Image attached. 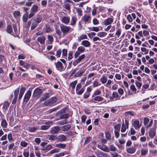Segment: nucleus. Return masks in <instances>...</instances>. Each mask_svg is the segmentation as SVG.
I'll use <instances>...</instances> for the list:
<instances>
[{
	"mask_svg": "<svg viewBox=\"0 0 157 157\" xmlns=\"http://www.w3.org/2000/svg\"><path fill=\"white\" fill-rule=\"evenodd\" d=\"M67 138L64 135H59L57 137V139L59 141L62 142L64 141Z\"/></svg>",
	"mask_w": 157,
	"mask_h": 157,
	"instance_id": "22",
	"label": "nucleus"
},
{
	"mask_svg": "<svg viewBox=\"0 0 157 157\" xmlns=\"http://www.w3.org/2000/svg\"><path fill=\"white\" fill-rule=\"evenodd\" d=\"M52 122L51 121H49L45 123V124L47 125H43L41 127V129L43 130H46L49 128L50 127V125H51Z\"/></svg>",
	"mask_w": 157,
	"mask_h": 157,
	"instance_id": "10",
	"label": "nucleus"
},
{
	"mask_svg": "<svg viewBox=\"0 0 157 157\" xmlns=\"http://www.w3.org/2000/svg\"><path fill=\"white\" fill-rule=\"evenodd\" d=\"M98 147L99 148L104 151L106 152H109V148L104 145L98 144Z\"/></svg>",
	"mask_w": 157,
	"mask_h": 157,
	"instance_id": "8",
	"label": "nucleus"
},
{
	"mask_svg": "<svg viewBox=\"0 0 157 157\" xmlns=\"http://www.w3.org/2000/svg\"><path fill=\"white\" fill-rule=\"evenodd\" d=\"M149 120L147 117H145L144 119V125H146L149 122Z\"/></svg>",
	"mask_w": 157,
	"mask_h": 157,
	"instance_id": "60",
	"label": "nucleus"
},
{
	"mask_svg": "<svg viewBox=\"0 0 157 157\" xmlns=\"http://www.w3.org/2000/svg\"><path fill=\"white\" fill-rule=\"evenodd\" d=\"M60 28L61 31L64 34H67L70 33L71 28L69 26H67L63 24L60 25Z\"/></svg>",
	"mask_w": 157,
	"mask_h": 157,
	"instance_id": "1",
	"label": "nucleus"
},
{
	"mask_svg": "<svg viewBox=\"0 0 157 157\" xmlns=\"http://www.w3.org/2000/svg\"><path fill=\"white\" fill-rule=\"evenodd\" d=\"M19 91V88H18L14 91V96L17 97Z\"/></svg>",
	"mask_w": 157,
	"mask_h": 157,
	"instance_id": "57",
	"label": "nucleus"
},
{
	"mask_svg": "<svg viewBox=\"0 0 157 157\" xmlns=\"http://www.w3.org/2000/svg\"><path fill=\"white\" fill-rule=\"evenodd\" d=\"M77 50H78L81 53L82 52H83L85 50V49L84 47L81 46L78 47V48Z\"/></svg>",
	"mask_w": 157,
	"mask_h": 157,
	"instance_id": "46",
	"label": "nucleus"
},
{
	"mask_svg": "<svg viewBox=\"0 0 157 157\" xmlns=\"http://www.w3.org/2000/svg\"><path fill=\"white\" fill-rule=\"evenodd\" d=\"M121 29H119L117 30V32L116 33V35H117L118 37H119L121 34Z\"/></svg>",
	"mask_w": 157,
	"mask_h": 157,
	"instance_id": "64",
	"label": "nucleus"
},
{
	"mask_svg": "<svg viewBox=\"0 0 157 157\" xmlns=\"http://www.w3.org/2000/svg\"><path fill=\"white\" fill-rule=\"evenodd\" d=\"M48 44H52L53 41V38L52 36L49 35L48 36Z\"/></svg>",
	"mask_w": 157,
	"mask_h": 157,
	"instance_id": "33",
	"label": "nucleus"
},
{
	"mask_svg": "<svg viewBox=\"0 0 157 157\" xmlns=\"http://www.w3.org/2000/svg\"><path fill=\"white\" fill-rule=\"evenodd\" d=\"M128 128V121L127 120H125V124L124 123H123L122 125L121 131L122 132H124L126 131V129Z\"/></svg>",
	"mask_w": 157,
	"mask_h": 157,
	"instance_id": "6",
	"label": "nucleus"
},
{
	"mask_svg": "<svg viewBox=\"0 0 157 157\" xmlns=\"http://www.w3.org/2000/svg\"><path fill=\"white\" fill-rule=\"evenodd\" d=\"M77 83V81L75 80L72 82L70 84V86L71 87L72 89L74 90L75 88L76 85Z\"/></svg>",
	"mask_w": 157,
	"mask_h": 157,
	"instance_id": "38",
	"label": "nucleus"
},
{
	"mask_svg": "<svg viewBox=\"0 0 157 157\" xmlns=\"http://www.w3.org/2000/svg\"><path fill=\"white\" fill-rule=\"evenodd\" d=\"M66 145L65 144H59L56 145V147L61 148H63L65 147Z\"/></svg>",
	"mask_w": 157,
	"mask_h": 157,
	"instance_id": "40",
	"label": "nucleus"
},
{
	"mask_svg": "<svg viewBox=\"0 0 157 157\" xmlns=\"http://www.w3.org/2000/svg\"><path fill=\"white\" fill-rule=\"evenodd\" d=\"M45 31L46 33H50L53 31V30L50 28L48 26H46L45 28Z\"/></svg>",
	"mask_w": 157,
	"mask_h": 157,
	"instance_id": "45",
	"label": "nucleus"
},
{
	"mask_svg": "<svg viewBox=\"0 0 157 157\" xmlns=\"http://www.w3.org/2000/svg\"><path fill=\"white\" fill-rule=\"evenodd\" d=\"M38 6L36 4L33 5L30 11H32L35 13H37L38 11Z\"/></svg>",
	"mask_w": 157,
	"mask_h": 157,
	"instance_id": "20",
	"label": "nucleus"
},
{
	"mask_svg": "<svg viewBox=\"0 0 157 157\" xmlns=\"http://www.w3.org/2000/svg\"><path fill=\"white\" fill-rule=\"evenodd\" d=\"M92 138L90 137H87L86 138V140L85 141L84 143L85 144H87L91 140Z\"/></svg>",
	"mask_w": 157,
	"mask_h": 157,
	"instance_id": "56",
	"label": "nucleus"
},
{
	"mask_svg": "<svg viewBox=\"0 0 157 157\" xmlns=\"http://www.w3.org/2000/svg\"><path fill=\"white\" fill-rule=\"evenodd\" d=\"M156 133V131L155 130H151L150 131L149 136L151 138H153L155 135Z\"/></svg>",
	"mask_w": 157,
	"mask_h": 157,
	"instance_id": "36",
	"label": "nucleus"
},
{
	"mask_svg": "<svg viewBox=\"0 0 157 157\" xmlns=\"http://www.w3.org/2000/svg\"><path fill=\"white\" fill-rule=\"evenodd\" d=\"M30 13H29V15L28 14V18L29 19H30L31 18H32L36 14V13H35L32 11H30Z\"/></svg>",
	"mask_w": 157,
	"mask_h": 157,
	"instance_id": "54",
	"label": "nucleus"
},
{
	"mask_svg": "<svg viewBox=\"0 0 157 157\" xmlns=\"http://www.w3.org/2000/svg\"><path fill=\"white\" fill-rule=\"evenodd\" d=\"M77 21V18L76 16H73L71 17L70 25L72 26H74Z\"/></svg>",
	"mask_w": 157,
	"mask_h": 157,
	"instance_id": "14",
	"label": "nucleus"
},
{
	"mask_svg": "<svg viewBox=\"0 0 157 157\" xmlns=\"http://www.w3.org/2000/svg\"><path fill=\"white\" fill-rule=\"evenodd\" d=\"M67 123L68 122L66 120H64L57 122L56 123V124L62 125L64 124H65Z\"/></svg>",
	"mask_w": 157,
	"mask_h": 157,
	"instance_id": "34",
	"label": "nucleus"
},
{
	"mask_svg": "<svg viewBox=\"0 0 157 157\" xmlns=\"http://www.w3.org/2000/svg\"><path fill=\"white\" fill-rule=\"evenodd\" d=\"M101 93V92L100 90H98V89H97L94 92L92 96V97H94L95 96H97L100 94Z\"/></svg>",
	"mask_w": 157,
	"mask_h": 157,
	"instance_id": "35",
	"label": "nucleus"
},
{
	"mask_svg": "<svg viewBox=\"0 0 157 157\" xmlns=\"http://www.w3.org/2000/svg\"><path fill=\"white\" fill-rule=\"evenodd\" d=\"M57 100V98L56 97H53L44 102V104L46 106L51 105L56 102Z\"/></svg>",
	"mask_w": 157,
	"mask_h": 157,
	"instance_id": "3",
	"label": "nucleus"
},
{
	"mask_svg": "<svg viewBox=\"0 0 157 157\" xmlns=\"http://www.w3.org/2000/svg\"><path fill=\"white\" fill-rule=\"evenodd\" d=\"M109 149L111 151H116V148L113 145H111L109 146Z\"/></svg>",
	"mask_w": 157,
	"mask_h": 157,
	"instance_id": "58",
	"label": "nucleus"
},
{
	"mask_svg": "<svg viewBox=\"0 0 157 157\" xmlns=\"http://www.w3.org/2000/svg\"><path fill=\"white\" fill-rule=\"evenodd\" d=\"M9 106V104L8 101L5 102L3 105L2 109L3 112H5L8 109Z\"/></svg>",
	"mask_w": 157,
	"mask_h": 157,
	"instance_id": "26",
	"label": "nucleus"
},
{
	"mask_svg": "<svg viewBox=\"0 0 157 157\" xmlns=\"http://www.w3.org/2000/svg\"><path fill=\"white\" fill-rule=\"evenodd\" d=\"M113 17L108 18L104 21V24L106 25H110L113 22Z\"/></svg>",
	"mask_w": 157,
	"mask_h": 157,
	"instance_id": "17",
	"label": "nucleus"
},
{
	"mask_svg": "<svg viewBox=\"0 0 157 157\" xmlns=\"http://www.w3.org/2000/svg\"><path fill=\"white\" fill-rule=\"evenodd\" d=\"M28 145L27 143L25 141H22L21 142L20 145L23 147H26Z\"/></svg>",
	"mask_w": 157,
	"mask_h": 157,
	"instance_id": "63",
	"label": "nucleus"
},
{
	"mask_svg": "<svg viewBox=\"0 0 157 157\" xmlns=\"http://www.w3.org/2000/svg\"><path fill=\"white\" fill-rule=\"evenodd\" d=\"M87 38V36L86 34H82L78 38V41H80L81 40L86 39Z\"/></svg>",
	"mask_w": 157,
	"mask_h": 157,
	"instance_id": "39",
	"label": "nucleus"
},
{
	"mask_svg": "<svg viewBox=\"0 0 157 157\" xmlns=\"http://www.w3.org/2000/svg\"><path fill=\"white\" fill-rule=\"evenodd\" d=\"M127 19L130 22H131L132 21V18L130 14H128L127 15Z\"/></svg>",
	"mask_w": 157,
	"mask_h": 157,
	"instance_id": "61",
	"label": "nucleus"
},
{
	"mask_svg": "<svg viewBox=\"0 0 157 157\" xmlns=\"http://www.w3.org/2000/svg\"><path fill=\"white\" fill-rule=\"evenodd\" d=\"M37 24L36 22H33L31 26V30H33L37 26Z\"/></svg>",
	"mask_w": 157,
	"mask_h": 157,
	"instance_id": "62",
	"label": "nucleus"
},
{
	"mask_svg": "<svg viewBox=\"0 0 157 157\" xmlns=\"http://www.w3.org/2000/svg\"><path fill=\"white\" fill-rule=\"evenodd\" d=\"M85 88L84 87H82L80 83L77 84L76 88V92L78 95L82 94L84 92Z\"/></svg>",
	"mask_w": 157,
	"mask_h": 157,
	"instance_id": "2",
	"label": "nucleus"
},
{
	"mask_svg": "<svg viewBox=\"0 0 157 157\" xmlns=\"http://www.w3.org/2000/svg\"><path fill=\"white\" fill-rule=\"evenodd\" d=\"M60 130V128L59 127L55 126L51 128L50 132L52 134H55L58 133Z\"/></svg>",
	"mask_w": 157,
	"mask_h": 157,
	"instance_id": "9",
	"label": "nucleus"
},
{
	"mask_svg": "<svg viewBox=\"0 0 157 157\" xmlns=\"http://www.w3.org/2000/svg\"><path fill=\"white\" fill-rule=\"evenodd\" d=\"M136 151V149L133 147H129L126 148V152L130 154H133Z\"/></svg>",
	"mask_w": 157,
	"mask_h": 157,
	"instance_id": "12",
	"label": "nucleus"
},
{
	"mask_svg": "<svg viewBox=\"0 0 157 157\" xmlns=\"http://www.w3.org/2000/svg\"><path fill=\"white\" fill-rule=\"evenodd\" d=\"M107 34L105 32H100L98 33L97 35L100 37H103L105 36Z\"/></svg>",
	"mask_w": 157,
	"mask_h": 157,
	"instance_id": "42",
	"label": "nucleus"
},
{
	"mask_svg": "<svg viewBox=\"0 0 157 157\" xmlns=\"http://www.w3.org/2000/svg\"><path fill=\"white\" fill-rule=\"evenodd\" d=\"M42 93V91L41 90L37 88L34 90L33 92V96L34 97H36L39 96Z\"/></svg>",
	"mask_w": 157,
	"mask_h": 157,
	"instance_id": "11",
	"label": "nucleus"
},
{
	"mask_svg": "<svg viewBox=\"0 0 157 157\" xmlns=\"http://www.w3.org/2000/svg\"><path fill=\"white\" fill-rule=\"evenodd\" d=\"M45 37L44 36H42L38 37L37 41L40 44H43L44 43L45 40Z\"/></svg>",
	"mask_w": 157,
	"mask_h": 157,
	"instance_id": "18",
	"label": "nucleus"
},
{
	"mask_svg": "<svg viewBox=\"0 0 157 157\" xmlns=\"http://www.w3.org/2000/svg\"><path fill=\"white\" fill-rule=\"evenodd\" d=\"M60 21L63 23L67 25L70 22V17L69 16H63L61 18Z\"/></svg>",
	"mask_w": 157,
	"mask_h": 157,
	"instance_id": "4",
	"label": "nucleus"
},
{
	"mask_svg": "<svg viewBox=\"0 0 157 157\" xmlns=\"http://www.w3.org/2000/svg\"><path fill=\"white\" fill-rule=\"evenodd\" d=\"M81 45L85 47H88L90 45V43L88 40H84L82 41Z\"/></svg>",
	"mask_w": 157,
	"mask_h": 157,
	"instance_id": "23",
	"label": "nucleus"
},
{
	"mask_svg": "<svg viewBox=\"0 0 157 157\" xmlns=\"http://www.w3.org/2000/svg\"><path fill=\"white\" fill-rule=\"evenodd\" d=\"M81 20L85 24H86L90 22L91 18L89 15H85L82 17Z\"/></svg>",
	"mask_w": 157,
	"mask_h": 157,
	"instance_id": "7",
	"label": "nucleus"
},
{
	"mask_svg": "<svg viewBox=\"0 0 157 157\" xmlns=\"http://www.w3.org/2000/svg\"><path fill=\"white\" fill-rule=\"evenodd\" d=\"M6 31L8 33H10L11 34L13 33V32L12 31V28L11 25H9L7 26L6 28Z\"/></svg>",
	"mask_w": 157,
	"mask_h": 157,
	"instance_id": "32",
	"label": "nucleus"
},
{
	"mask_svg": "<svg viewBox=\"0 0 157 157\" xmlns=\"http://www.w3.org/2000/svg\"><path fill=\"white\" fill-rule=\"evenodd\" d=\"M107 80V78L106 76L104 75H102L100 79V81L102 84L105 83Z\"/></svg>",
	"mask_w": 157,
	"mask_h": 157,
	"instance_id": "27",
	"label": "nucleus"
},
{
	"mask_svg": "<svg viewBox=\"0 0 157 157\" xmlns=\"http://www.w3.org/2000/svg\"><path fill=\"white\" fill-rule=\"evenodd\" d=\"M56 33L58 34V35L59 36V37L61 38L62 32L60 31V30L56 28Z\"/></svg>",
	"mask_w": 157,
	"mask_h": 157,
	"instance_id": "55",
	"label": "nucleus"
},
{
	"mask_svg": "<svg viewBox=\"0 0 157 157\" xmlns=\"http://www.w3.org/2000/svg\"><path fill=\"white\" fill-rule=\"evenodd\" d=\"M38 129V128L36 127H30L28 128L27 130L30 132H34Z\"/></svg>",
	"mask_w": 157,
	"mask_h": 157,
	"instance_id": "31",
	"label": "nucleus"
},
{
	"mask_svg": "<svg viewBox=\"0 0 157 157\" xmlns=\"http://www.w3.org/2000/svg\"><path fill=\"white\" fill-rule=\"evenodd\" d=\"M141 155H145L147 152L148 150L146 149L142 148L141 150Z\"/></svg>",
	"mask_w": 157,
	"mask_h": 157,
	"instance_id": "43",
	"label": "nucleus"
},
{
	"mask_svg": "<svg viewBox=\"0 0 157 157\" xmlns=\"http://www.w3.org/2000/svg\"><path fill=\"white\" fill-rule=\"evenodd\" d=\"M85 69H81L76 72L74 75L75 77H81L82 75L85 73Z\"/></svg>",
	"mask_w": 157,
	"mask_h": 157,
	"instance_id": "16",
	"label": "nucleus"
},
{
	"mask_svg": "<svg viewBox=\"0 0 157 157\" xmlns=\"http://www.w3.org/2000/svg\"><path fill=\"white\" fill-rule=\"evenodd\" d=\"M67 109V108H64L63 109H61L59 111L57 112L56 113V115L57 116L60 115L63 113H65Z\"/></svg>",
	"mask_w": 157,
	"mask_h": 157,
	"instance_id": "30",
	"label": "nucleus"
},
{
	"mask_svg": "<svg viewBox=\"0 0 157 157\" xmlns=\"http://www.w3.org/2000/svg\"><path fill=\"white\" fill-rule=\"evenodd\" d=\"M57 138V137L56 136L52 135L49 136L48 137V139L51 140H54Z\"/></svg>",
	"mask_w": 157,
	"mask_h": 157,
	"instance_id": "59",
	"label": "nucleus"
},
{
	"mask_svg": "<svg viewBox=\"0 0 157 157\" xmlns=\"http://www.w3.org/2000/svg\"><path fill=\"white\" fill-rule=\"evenodd\" d=\"M28 12H26L23 16L22 20L23 22L25 23H26L27 21L28 18Z\"/></svg>",
	"mask_w": 157,
	"mask_h": 157,
	"instance_id": "28",
	"label": "nucleus"
},
{
	"mask_svg": "<svg viewBox=\"0 0 157 157\" xmlns=\"http://www.w3.org/2000/svg\"><path fill=\"white\" fill-rule=\"evenodd\" d=\"M14 17L15 18H17L20 16V13L19 11H15L13 13Z\"/></svg>",
	"mask_w": 157,
	"mask_h": 157,
	"instance_id": "41",
	"label": "nucleus"
},
{
	"mask_svg": "<svg viewBox=\"0 0 157 157\" xmlns=\"http://www.w3.org/2000/svg\"><path fill=\"white\" fill-rule=\"evenodd\" d=\"M121 127V125L120 124H117L114 126V128L115 130V131H119Z\"/></svg>",
	"mask_w": 157,
	"mask_h": 157,
	"instance_id": "51",
	"label": "nucleus"
},
{
	"mask_svg": "<svg viewBox=\"0 0 157 157\" xmlns=\"http://www.w3.org/2000/svg\"><path fill=\"white\" fill-rule=\"evenodd\" d=\"M76 12H77L78 13V15L79 16H81L82 15V10L79 8H77V9L76 10Z\"/></svg>",
	"mask_w": 157,
	"mask_h": 157,
	"instance_id": "47",
	"label": "nucleus"
},
{
	"mask_svg": "<svg viewBox=\"0 0 157 157\" xmlns=\"http://www.w3.org/2000/svg\"><path fill=\"white\" fill-rule=\"evenodd\" d=\"M55 64L56 65V69L60 71H62L64 70V69L62 63L58 61L57 62H55Z\"/></svg>",
	"mask_w": 157,
	"mask_h": 157,
	"instance_id": "5",
	"label": "nucleus"
},
{
	"mask_svg": "<svg viewBox=\"0 0 157 157\" xmlns=\"http://www.w3.org/2000/svg\"><path fill=\"white\" fill-rule=\"evenodd\" d=\"M105 137L108 140H110L111 138V135L109 132H105Z\"/></svg>",
	"mask_w": 157,
	"mask_h": 157,
	"instance_id": "44",
	"label": "nucleus"
},
{
	"mask_svg": "<svg viewBox=\"0 0 157 157\" xmlns=\"http://www.w3.org/2000/svg\"><path fill=\"white\" fill-rule=\"evenodd\" d=\"M1 125L3 128H6L7 125V123L6 120L3 119L1 122Z\"/></svg>",
	"mask_w": 157,
	"mask_h": 157,
	"instance_id": "37",
	"label": "nucleus"
},
{
	"mask_svg": "<svg viewBox=\"0 0 157 157\" xmlns=\"http://www.w3.org/2000/svg\"><path fill=\"white\" fill-rule=\"evenodd\" d=\"M31 94V92L30 91H28L24 96V101L26 103L29 100Z\"/></svg>",
	"mask_w": 157,
	"mask_h": 157,
	"instance_id": "13",
	"label": "nucleus"
},
{
	"mask_svg": "<svg viewBox=\"0 0 157 157\" xmlns=\"http://www.w3.org/2000/svg\"><path fill=\"white\" fill-rule=\"evenodd\" d=\"M69 116V115L67 114H62L60 116V119H67Z\"/></svg>",
	"mask_w": 157,
	"mask_h": 157,
	"instance_id": "48",
	"label": "nucleus"
},
{
	"mask_svg": "<svg viewBox=\"0 0 157 157\" xmlns=\"http://www.w3.org/2000/svg\"><path fill=\"white\" fill-rule=\"evenodd\" d=\"M101 84L97 80H95L92 83V86L93 88H95L101 86Z\"/></svg>",
	"mask_w": 157,
	"mask_h": 157,
	"instance_id": "29",
	"label": "nucleus"
},
{
	"mask_svg": "<svg viewBox=\"0 0 157 157\" xmlns=\"http://www.w3.org/2000/svg\"><path fill=\"white\" fill-rule=\"evenodd\" d=\"M49 97V93H45L43 94V96L41 98L40 100L41 101H42L45 100L46 99L48 98Z\"/></svg>",
	"mask_w": 157,
	"mask_h": 157,
	"instance_id": "24",
	"label": "nucleus"
},
{
	"mask_svg": "<svg viewBox=\"0 0 157 157\" xmlns=\"http://www.w3.org/2000/svg\"><path fill=\"white\" fill-rule=\"evenodd\" d=\"M94 97V98H93V100L95 101V103H97L102 101L105 100L103 97L99 96H95Z\"/></svg>",
	"mask_w": 157,
	"mask_h": 157,
	"instance_id": "15",
	"label": "nucleus"
},
{
	"mask_svg": "<svg viewBox=\"0 0 157 157\" xmlns=\"http://www.w3.org/2000/svg\"><path fill=\"white\" fill-rule=\"evenodd\" d=\"M141 50L142 52H144V54H147L148 52V50L145 48H141Z\"/></svg>",
	"mask_w": 157,
	"mask_h": 157,
	"instance_id": "52",
	"label": "nucleus"
},
{
	"mask_svg": "<svg viewBox=\"0 0 157 157\" xmlns=\"http://www.w3.org/2000/svg\"><path fill=\"white\" fill-rule=\"evenodd\" d=\"M133 125L136 129H139L141 126L139 121L137 120L134 121Z\"/></svg>",
	"mask_w": 157,
	"mask_h": 157,
	"instance_id": "19",
	"label": "nucleus"
},
{
	"mask_svg": "<svg viewBox=\"0 0 157 157\" xmlns=\"http://www.w3.org/2000/svg\"><path fill=\"white\" fill-rule=\"evenodd\" d=\"M85 57V55L84 54H82L77 59L80 62Z\"/></svg>",
	"mask_w": 157,
	"mask_h": 157,
	"instance_id": "50",
	"label": "nucleus"
},
{
	"mask_svg": "<svg viewBox=\"0 0 157 157\" xmlns=\"http://www.w3.org/2000/svg\"><path fill=\"white\" fill-rule=\"evenodd\" d=\"M71 127V125L70 124H67L62 126L61 128V130L62 131H67Z\"/></svg>",
	"mask_w": 157,
	"mask_h": 157,
	"instance_id": "25",
	"label": "nucleus"
},
{
	"mask_svg": "<svg viewBox=\"0 0 157 157\" xmlns=\"http://www.w3.org/2000/svg\"><path fill=\"white\" fill-rule=\"evenodd\" d=\"M62 52L61 50V49H59L56 52V56L57 58L60 57Z\"/></svg>",
	"mask_w": 157,
	"mask_h": 157,
	"instance_id": "49",
	"label": "nucleus"
},
{
	"mask_svg": "<svg viewBox=\"0 0 157 157\" xmlns=\"http://www.w3.org/2000/svg\"><path fill=\"white\" fill-rule=\"evenodd\" d=\"M13 29L15 33L13 32V33L11 34V35L13 36L14 37H16L17 36V26L16 25L14 24L13 25Z\"/></svg>",
	"mask_w": 157,
	"mask_h": 157,
	"instance_id": "21",
	"label": "nucleus"
},
{
	"mask_svg": "<svg viewBox=\"0 0 157 157\" xmlns=\"http://www.w3.org/2000/svg\"><path fill=\"white\" fill-rule=\"evenodd\" d=\"M73 53L72 51H70L68 54V59H71L73 58Z\"/></svg>",
	"mask_w": 157,
	"mask_h": 157,
	"instance_id": "53",
	"label": "nucleus"
}]
</instances>
